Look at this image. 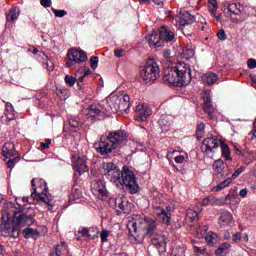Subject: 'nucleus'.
<instances>
[{
  "mask_svg": "<svg viewBox=\"0 0 256 256\" xmlns=\"http://www.w3.org/2000/svg\"><path fill=\"white\" fill-rule=\"evenodd\" d=\"M75 167L79 175H83V173H87V171H89V169L87 168V164L83 161H78Z\"/></svg>",
  "mask_w": 256,
  "mask_h": 256,
  "instance_id": "obj_37",
  "label": "nucleus"
},
{
  "mask_svg": "<svg viewBox=\"0 0 256 256\" xmlns=\"http://www.w3.org/2000/svg\"><path fill=\"white\" fill-rule=\"evenodd\" d=\"M245 169H246L245 166H241L240 168L236 169L232 174V179H237V177H239L241 173H244Z\"/></svg>",
  "mask_w": 256,
  "mask_h": 256,
  "instance_id": "obj_49",
  "label": "nucleus"
},
{
  "mask_svg": "<svg viewBox=\"0 0 256 256\" xmlns=\"http://www.w3.org/2000/svg\"><path fill=\"white\" fill-rule=\"evenodd\" d=\"M222 141L223 140L217 138V136H210L205 138L202 141V145H201L202 153L206 157L213 159V157L215 156V152L219 149V145H221Z\"/></svg>",
  "mask_w": 256,
  "mask_h": 256,
  "instance_id": "obj_10",
  "label": "nucleus"
},
{
  "mask_svg": "<svg viewBox=\"0 0 256 256\" xmlns=\"http://www.w3.org/2000/svg\"><path fill=\"white\" fill-rule=\"evenodd\" d=\"M229 249H231V244L225 242L218 247L215 253L217 256H224L229 253Z\"/></svg>",
  "mask_w": 256,
  "mask_h": 256,
  "instance_id": "obj_33",
  "label": "nucleus"
},
{
  "mask_svg": "<svg viewBox=\"0 0 256 256\" xmlns=\"http://www.w3.org/2000/svg\"><path fill=\"white\" fill-rule=\"evenodd\" d=\"M81 197H83L81 190L79 188L73 187L70 199H72V201H79Z\"/></svg>",
  "mask_w": 256,
  "mask_h": 256,
  "instance_id": "obj_41",
  "label": "nucleus"
},
{
  "mask_svg": "<svg viewBox=\"0 0 256 256\" xmlns=\"http://www.w3.org/2000/svg\"><path fill=\"white\" fill-rule=\"evenodd\" d=\"M160 72L161 70L157 62H155V60H148L140 70V77L143 81H146V83H151V81H157Z\"/></svg>",
  "mask_w": 256,
  "mask_h": 256,
  "instance_id": "obj_6",
  "label": "nucleus"
},
{
  "mask_svg": "<svg viewBox=\"0 0 256 256\" xmlns=\"http://www.w3.org/2000/svg\"><path fill=\"white\" fill-rule=\"evenodd\" d=\"M178 23L181 27H185V25H193V23H195V16L187 11H183L178 15Z\"/></svg>",
  "mask_w": 256,
  "mask_h": 256,
  "instance_id": "obj_21",
  "label": "nucleus"
},
{
  "mask_svg": "<svg viewBox=\"0 0 256 256\" xmlns=\"http://www.w3.org/2000/svg\"><path fill=\"white\" fill-rule=\"evenodd\" d=\"M52 3L53 2L51 0H40V5H42V7L45 9L51 7Z\"/></svg>",
  "mask_w": 256,
  "mask_h": 256,
  "instance_id": "obj_60",
  "label": "nucleus"
},
{
  "mask_svg": "<svg viewBox=\"0 0 256 256\" xmlns=\"http://www.w3.org/2000/svg\"><path fill=\"white\" fill-rule=\"evenodd\" d=\"M159 31V39L161 43H173L175 41V33L169 29L167 26L160 27Z\"/></svg>",
  "mask_w": 256,
  "mask_h": 256,
  "instance_id": "obj_17",
  "label": "nucleus"
},
{
  "mask_svg": "<svg viewBox=\"0 0 256 256\" xmlns=\"http://www.w3.org/2000/svg\"><path fill=\"white\" fill-rule=\"evenodd\" d=\"M191 79V66L185 62H179L176 66L164 70L163 81L174 87H185L191 83Z\"/></svg>",
  "mask_w": 256,
  "mask_h": 256,
  "instance_id": "obj_1",
  "label": "nucleus"
},
{
  "mask_svg": "<svg viewBox=\"0 0 256 256\" xmlns=\"http://www.w3.org/2000/svg\"><path fill=\"white\" fill-rule=\"evenodd\" d=\"M202 205H204V207H207V206L211 205V196H208V197L204 198L202 200Z\"/></svg>",
  "mask_w": 256,
  "mask_h": 256,
  "instance_id": "obj_63",
  "label": "nucleus"
},
{
  "mask_svg": "<svg viewBox=\"0 0 256 256\" xmlns=\"http://www.w3.org/2000/svg\"><path fill=\"white\" fill-rule=\"evenodd\" d=\"M217 37L218 39H220V41H225L227 39V34L225 33V30H219L217 33Z\"/></svg>",
  "mask_w": 256,
  "mask_h": 256,
  "instance_id": "obj_58",
  "label": "nucleus"
},
{
  "mask_svg": "<svg viewBox=\"0 0 256 256\" xmlns=\"http://www.w3.org/2000/svg\"><path fill=\"white\" fill-rule=\"evenodd\" d=\"M127 229L129 233H137V222L129 221V223L127 224Z\"/></svg>",
  "mask_w": 256,
  "mask_h": 256,
  "instance_id": "obj_45",
  "label": "nucleus"
},
{
  "mask_svg": "<svg viewBox=\"0 0 256 256\" xmlns=\"http://www.w3.org/2000/svg\"><path fill=\"white\" fill-rule=\"evenodd\" d=\"M151 108L145 104H138L136 106V115H135V121H138V123H144L151 117Z\"/></svg>",
  "mask_w": 256,
  "mask_h": 256,
  "instance_id": "obj_15",
  "label": "nucleus"
},
{
  "mask_svg": "<svg viewBox=\"0 0 256 256\" xmlns=\"http://www.w3.org/2000/svg\"><path fill=\"white\" fill-rule=\"evenodd\" d=\"M159 125L163 131H169V127H171V121H169V118L162 117L159 120Z\"/></svg>",
  "mask_w": 256,
  "mask_h": 256,
  "instance_id": "obj_38",
  "label": "nucleus"
},
{
  "mask_svg": "<svg viewBox=\"0 0 256 256\" xmlns=\"http://www.w3.org/2000/svg\"><path fill=\"white\" fill-rule=\"evenodd\" d=\"M23 235L25 239H34L35 241H37V239L41 237V232L31 227H28L23 230Z\"/></svg>",
  "mask_w": 256,
  "mask_h": 256,
  "instance_id": "obj_25",
  "label": "nucleus"
},
{
  "mask_svg": "<svg viewBox=\"0 0 256 256\" xmlns=\"http://www.w3.org/2000/svg\"><path fill=\"white\" fill-rule=\"evenodd\" d=\"M15 119H17V115L13 111V105H11V103H7L5 117H3V122L6 125H9L10 121H15Z\"/></svg>",
  "mask_w": 256,
  "mask_h": 256,
  "instance_id": "obj_24",
  "label": "nucleus"
},
{
  "mask_svg": "<svg viewBox=\"0 0 256 256\" xmlns=\"http://www.w3.org/2000/svg\"><path fill=\"white\" fill-rule=\"evenodd\" d=\"M98 66H99V57L92 56L90 58V67H91V69H93V71H95V69H97Z\"/></svg>",
  "mask_w": 256,
  "mask_h": 256,
  "instance_id": "obj_44",
  "label": "nucleus"
},
{
  "mask_svg": "<svg viewBox=\"0 0 256 256\" xmlns=\"http://www.w3.org/2000/svg\"><path fill=\"white\" fill-rule=\"evenodd\" d=\"M153 209L156 211V215H160V213H163V211H165L161 202H154Z\"/></svg>",
  "mask_w": 256,
  "mask_h": 256,
  "instance_id": "obj_43",
  "label": "nucleus"
},
{
  "mask_svg": "<svg viewBox=\"0 0 256 256\" xmlns=\"http://www.w3.org/2000/svg\"><path fill=\"white\" fill-rule=\"evenodd\" d=\"M233 222V214L229 211H224L220 214L218 223L220 225H231Z\"/></svg>",
  "mask_w": 256,
  "mask_h": 256,
  "instance_id": "obj_27",
  "label": "nucleus"
},
{
  "mask_svg": "<svg viewBox=\"0 0 256 256\" xmlns=\"http://www.w3.org/2000/svg\"><path fill=\"white\" fill-rule=\"evenodd\" d=\"M42 55L46 59V67L48 71H53V62L49 61V56H47L45 53H42Z\"/></svg>",
  "mask_w": 256,
  "mask_h": 256,
  "instance_id": "obj_54",
  "label": "nucleus"
},
{
  "mask_svg": "<svg viewBox=\"0 0 256 256\" xmlns=\"http://www.w3.org/2000/svg\"><path fill=\"white\" fill-rule=\"evenodd\" d=\"M243 239V234L241 232H236L232 235L233 243H239Z\"/></svg>",
  "mask_w": 256,
  "mask_h": 256,
  "instance_id": "obj_50",
  "label": "nucleus"
},
{
  "mask_svg": "<svg viewBox=\"0 0 256 256\" xmlns=\"http://www.w3.org/2000/svg\"><path fill=\"white\" fill-rule=\"evenodd\" d=\"M65 82L67 85H70V87H73V85H75V83H77V79L71 75H66Z\"/></svg>",
  "mask_w": 256,
  "mask_h": 256,
  "instance_id": "obj_47",
  "label": "nucleus"
},
{
  "mask_svg": "<svg viewBox=\"0 0 256 256\" xmlns=\"http://www.w3.org/2000/svg\"><path fill=\"white\" fill-rule=\"evenodd\" d=\"M19 227L20 226L14 225L12 229H10V237H13V239H17V237H19Z\"/></svg>",
  "mask_w": 256,
  "mask_h": 256,
  "instance_id": "obj_46",
  "label": "nucleus"
},
{
  "mask_svg": "<svg viewBox=\"0 0 256 256\" xmlns=\"http://www.w3.org/2000/svg\"><path fill=\"white\" fill-rule=\"evenodd\" d=\"M102 243H107L109 241V231L103 230L100 234Z\"/></svg>",
  "mask_w": 256,
  "mask_h": 256,
  "instance_id": "obj_51",
  "label": "nucleus"
},
{
  "mask_svg": "<svg viewBox=\"0 0 256 256\" xmlns=\"http://www.w3.org/2000/svg\"><path fill=\"white\" fill-rule=\"evenodd\" d=\"M145 237H153L157 235V221L151 218L144 219Z\"/></svg>",
  "mask_w": 256,
  "mask_h": 256,
  "instance_id": "obj_20",
  "label": "nucleus"
},
{
  "mask_svg": "<svg viewBox=\"0 0 256 256\" xmlns=\"http://www.w3.org/2000/svg\"><path fill=\"white\" fill-rule=\"evenodd\" d=\"M217 79H219V76L213 72H207L202 76V81L208 85H215Z\"/></svg>",
  "mask_w": 256,
  "mask_h": 256,
  "instance_id": "obj_28",
  "label": "nucleus"
},
{
  "mask_svg": "<svg viewBox=\"0 0 256 256\" xmlns=\"http://www.w3.org/2000/svg\"><path fill=\"white\" fill-rule=\"evenodd\" d=\"M211 205L212 206L225 205V203L223 201H221V199L211 196Z\"/></svg>",
  "mask_w": 256,
  "mask_h": 256,
  "instance_id": "obj_53",
  "label": "nucleus"
},
{
  "mask_svg": "<svg viewBox=\"0 0 256 256\" xmlns=\"http://www.w3.org/2000/svg\"><path fill=\"white\" fill-rule=\"evenodd\" d=\"M55 251H56V256H61L63 252V248H61V245H56Z\"/></svg>",
  "mask_w": 256,
  "mask_h": 256,
  "instance_id": "obj_64",
  "label": "nucleus"
},
{
  "mask_svg": "<svg viewBox=\"0 0 256 256\" xmlns=\"http://www.w3.org/2000/svg\"><path fill=\"white\" fill-rule=\"evenodd\" d=\"M203 111L208 115L209 119H217V109L213 106L211 96H206L204 98Z\"/></svg>",
  "mask_w": 256,
  "mask_h": 256,
  "instance_id": "obj_18",
  "label": "nucleus"
},
{
  "mask_svg": "<svg viewBox=\"0 0 256 256\" xmlns=\"http://www.w3.org/2000/svg\"><path fill=\"white\" fill-rule=\"evenodd\" d=\"M187 159V154L185 155H178L174 158L175 163L182 164L185 163V160Z\"/></svg>",
  "mask_w": 256,
  "mask_h": 256,
  "instance_id": "obj_52",
  "label": "nucleus"
},
{
  "mask_svg": "<svg viewBox=\"0 0 256 256\" xmlns=\"http://www.w3.org/2000/svg\"><path fill=\"white\" fill-rule=\"evenodd\" d=\"M86 117L89 121L95 123V121H101L105 117V112L101 111L95 105H91L86 109Z\"/></svg>",
  "mask_w": 256,
  "mask_h": 256,
  "instance_id": "obj_16",
  "label": "nucleus"
},
{
  "mask_svg": "<svg viewBox=\"0 0 256 256\" xmlns=\"http://www.w3.org/2000/svg\"><path fill=\"white\" fill-rule=\"evenodd\" d=\"M157 216L165 225L169 224L171 221V214L165 210L162 213L158 214Z\"/></svg>",
  "mask_w": 256,
  "mask_h": 256,
  "instance_id": "obj_40",
  "label": "nucleus"
},
{
  "mask_svg": "<svg viewBox=\"0 0 256 256\" xmlns=\"http://www.w3.org/2000/svg\"><path fill=\"white\" fill-rule=\"evenodd\" d=\"M115 208L117 213H130L131 203H129L126 198L117 197L115 199Z\"/></svg>",
  "mask_w": 256,
  "mask_h": 256,
  "instance_id": "obj_19",
  "label": "nucleus"
},
{
  "mask_svg": "<svg viewBox=\"0 0 256 256\" xmlns=\"http://www.w3.org/2000/svg\"><path fill=\"white\" fill-rule=\"evenodd\" d=\"M33 192L31 193L32 199H39L42 203H46L49 207H53V196L49 193L47 182L41 178H33L31 180Z\"/></svg>",
  "mask_w": 256,
  "mask_h": 256,
  "instance_id": "obj_4",
  "label": "nucleus"
},
{
  "mask_svg": "<svg viewBox=\"0 0 256 256\" xmlns=\"http://www.w3.org/2000/svg\"><path fill=\"white\" fill-rule=\"evenodd\" d=\"M195 55V50L191 48V46H186L182 50V57L183 59H191Z\"/></svg>",
  "mask_w": 256,
  "mask_h": 256,
  "instance_id": "obj_35",
  "label": "nucleus"
},
{
  "mask_svg": "<svg viewBox=\"0 0 256 256\" xmlns=\"http://www.w3.org/2000/svg\"><path fill=\"white\" fill-rule=\"evenodd\" d=\"M233 183V178L228 177L224 181L220 182L218 185H216L214 188H212V191L219 192L223 191V189L229 187Z\"/></svg>",
  "mask_w": 256,
  "mask_h": 256,
  "instance_id": "obj_32",
  "label": "nucleus"
},
{
  "mask_svg": "<svg viewBox=\"0 0 256 256\" xmlns=\"http://www.w3.org/2000/svg\"><path fill=\"white\" fill-rule=\"evenodd\" d=\"M2 155L5 159H9L6 163L8 169H13L19 161H21V156L19 152L15 150V144L13 142H6L2 147Z\"/></svg>",
  "mask_w": 256,
  "mask_h": 256,
  "instance_id": "obj_7",
  "label": "nucleus"
},
{
  "mask_svg": "<svg viewBox=\"0 0 256 256\" xmlns=\"http://www.w3.org/2000/svg\"><path fill=\"white\" fill-rule=\"evenodd\" d=\"M226 17L230 18L231 23H243L247 19L245 10L241 4L231 3L226 6Z\"/></svg>",
  "mask_w": 256,
  "mask_h": 256,
  "instance_id": "obj_8",
  "label": "nucleus"
},
{
  "mask_svg": "<svg viewBox=\"0 0 256 256\" xmlns=\"http://www.w3.org/2000/svg\"><path fill=\"white\" fill-rule=\"evenodd\" d=\"M199 215H201V209L199 207L190 208L186 213V217L190 221H199Z\"/></svg>",
  "mask_w": 256,
  "mask_h": 256,
  "instance_id": "obj_29",
  "label": "nucleus"
},
{
  "mask_svg": "<svg viewBox=\"0 0 256 256\" xmlns=\"http://www.w3.org/2000/svg\"><path fill=\"white\" fill-rule=\"evenodd\" d=\"M78 233H81L82 237H88V239H97L99 237V228H82Z\"/></svg>",
  "mask_w": 256,
  "mask_h": 256,
  "instance_id": "obj_23",
  "label": "nucleus"
},
{
  "mask_svg": "<svg viewBox=\"0 0 256 256\" xmlns=\"http://www.w3.org/2000/svg\"><path fill=\"white\" fill-rule=\"evenodd\" d=\"M8 215L12 217V223L16 227H27L35 223V210L33 208H26L17 204V206H11Z\"/></svg>",
  "mask_w": 256,
  "mask_h": 256,
  "instance_id": "obj_3",
  "label": "nucleus"
},
{
  "mask_svg": "<svg viewBox=\"0 0 256 256\" xmlns=\"http://www.w3.org/2000/svg\"><path fill=\"white\" fill-rule=\"evenodd\" d=\"M57 95L60 99H67V90L66 89H58Z\"/></svg>",
  "mask_w": 256,
  "mask_h": 256,
  "instance_id": "obj_57",
  "label": "nucleus"
},
{
  "mask_svg": "<svg viewBox=\"0 0 256 256\" xmlns=\"http://www.w3.org/2000/svg\"><path fill=\"white\" fill-rule=\"evenodd\" d=\"M68 60L66 62V66L69 68L77 67V65H81V63H85L87 61V54L83 50H77L76 48H72L67 53Z\"/></svg>",
  "mask_w": 256,
  "mask_h": 256,
  "instance_id": "obj_12",
  "label": "nucleus"
},
{
  "mask_svg": "<svg viewBox=\"0 0 256 256\" xmlns=\"http://www.w3.org/2000/svg\"><path fill=\"white\" fill-rule=\"evenodd\" d=\"M229 176V172H227V170H220V172L218 171L217 173V178L218 179H225V177Z\"/></svg>",
  "mask_w": 256,
  "mask_h": 256,
  "instance_id": "obj_59",
  "label": "nucleus"
},
{
  "mask_svg": "<svg viewBox=\"0 0 256 256\" xmlns=\"http://www.w3.org/2000/svg\"><path fill=\"white\" fill-rule=\"evenodd\" d=\"M52 11L55 17H58L59 19H62V17H65V15H67V11L65 10H57L55 8H52Z\"/></svg>",
  "mask_w": 256,
  "mask_h": 256,
  "instance_id": "obj_48",
  "label": "nucleus"
},
{
  "mask_svg": "<svg viewBox=\"0 0 256 256\" xmlns=\"http://www.w3.org/2000/svg\"><path fill=\"white\" fill-rule=\"evenodd\" d=\"M234 199H237V192H235V191H230V192L226 195V201H233Z\"/></svg>",
  "mask_w": 256,
  "mask_h": 256,
  "instance_id": "obj_56",
  "label": "nucleus"
},
{
  "mask_svg": "<svg viewBox=\"0 0 256 256\" xmlns=\"http://www.w3.org/2000/svg\"><path fill=\"white\" fill-rule=\"evenodd\" d=\"M127 141V132L125 130H116L109 132L107 137H100L99 142L94 143L97 153L100 155H109L115 149L121 147Z\"/></svg>",
  "mask_w": 256,
  "mask_h": 256,
  "instance_id": "obj_2",
  "label": "nucleus"
},
{
  "mask_svg": "<svg viewBox=\"0 0 256 256\" xmlns=\"http://www.w3.org/2000/svg\"><path fill=\"white\" fill-rule=\"evenodd\" d=\"M146 41H148V44L150 45V47H163V44L161 42V39L159 38V35L155 33L146 36Z\"/></svg>",
  "mask_w": 256,
  "mask_h": 256,
  "instance_id": "obj_26",
  "label": "nucleus"
},
{
  "mask_svg": "<svg viewBox=\"0 0 256 256\" xmlns=\"http://www.w3.org/2000/svg\"><path fill=\"white\" fill-rule=\"evenodd\" d=\"M102 169L104 170V176L111 183L119 185L121 183V170L113 162H103Z\"/></svg>",
  "mask_w": 256,
  "mask_h": 256,
  "instance_id": "obj_11",
  "label": "nucleus"
},
{
  "mask_svg": "<svg viewBox=\"0 0 256 256\" xmlns=\"http://www.w3.org/2000/svg\"><path fill=\"white\" fill-rule=\"evenodd\" d=\"M256 68V60L253 58L248 59V69Z\"/></svg>",
  "mask_w": 256,
  "mask_h": 256,
  "instance_id": "obj_62",
  "label": "nucleus"
},
{
  "mask_svg": "<svg viewBox=\"0 0 256 256\" xmlns=\"http://www.w3.org/2000/svg\"><path fill=\"white\" fill-rule=\"evenodd\" d=\"M205 137V123H200L196 127V138L201 141Z\"/></svg>",
  "mask_w": 256,
  "mask_h": 256,
  "instance_id": "obj_36",
  "label": "nucleus"
},
{
  "mask_svg": "<svg viewBox=\"0 0 256 256\" xmlns=\"http://www.w3.org/2000/svg\"><path fill=\"white\" fill-rule=\"evenodd\" d=\"M49 145H51V139L47 138L44 142L40 143V149L45 150L49 149Z\"/></svg>",
  "mask_w": 256,
  "mask_h": 256,
  "instance_id": "obj_55",
  "label": "nucleus"
},
{
  "mask_svg": "<svg viewBox=\"0 0 256 256\" xmlns=\"http://www.w3.org/2000/svg\"><path fill=\"white\" fill-rule=\"evenodd\" d=\"M223 167H225V162L221 159L216 160L213 164V169H215V171H221Z\"/></svg>",
  "mask_w": 256,
  "mask_h": 256,
  "instance_id": "obj_42",
  "label": "nucleus"
},
{
  "mask_svg": "<svg viewBox=\"0 0 256 256\" xmlns=\"http://www.w3.org/2000/svg\"><path fill=\"white\" fill-rule=\"evenodd\" d=\"M131 98L127 94L111 95L107 98V105L112 113H127L131 107Z\"/></svg>",
  "mask_w": 256,
  "mask_h": 256,
  "instance_id": "obj_5",
  "label": "nucleus"
},
{
  "mask_svg": "<svg viewBox=\"0 0 256 256\" xmlns=\"http://www.w3.org/2000/svg\"><path fill=\"white\" fill-rule=\"evenodd\" d=\"M152 245L158 249L159 253H165L167 249V239H165V236H158L152 239Z\"/></svg>",
  "mask_w": 256,
  "mask_h": 256,
  "instance_id": "obj_22",
  "label": "nucleus"
},
{
  "mask_svg": "<svg viewBox=\"0 0 256 256\" xmlns=\"http://www.w3.org/2000/svg\"><path fill=\"white\" fill-rule=\"evenodd\" d=\"M220 147H221L222 157H224L226 161H232L233 159L231 158V148H229V145L222 141L220 142Z\"/></svg>",
  "mask_w": 256,
  "mask_h": 256,
  "instance_id": "obj_31",
  "label": "nucleus"
},
{
  "mask_svg": "<svg viewBox=\"0 0 256 256\" xmlns=\"http://www.w3.org/2000/svg\"><path fill=\"white\" fill-rule=\"evenodd\" d=\"M91 191L93 194L98 195V197H101L102 199H107V195H109V192L105 187V182H103L101 179L92 180Z\"/></svg>",
  "mask_w": 256,
  "mask_h": 256,
  "instance_id": "obj_13",
  "label": "nucleus"
},
{
  "mask_svg": "<svg viewBox=\"0 0 256 256\" xmlns=\"http://www.w3.org/2000/svg\"><path fill=\"white\" fill-rule=\"evenodd\" d=\"M13 225V216L9 215V211L2 212L1 233L3 237H11V226Z\"/></svg>",
  "mask_w": 256,
  "mask_h": 256,
  "instance_id": "obj_14",
  "label": "nucleus"
},
{
  "mask_svg": "<svg viewBox=\"0 0 256 256\" xmlns=\"http://www.w3.org/2000/svg\"><path fill=\"white\" fill-rule=\"evenodd\" d=\"M121 183L119 185H124L127 191L132 195L139 192V184L137 183V177H135V173L129 169H126L122 172Z\"/></svg>",
  "mask_w": 256,
  "mask_h": 256,
  "instance_id": "obj_9",
  "label": "nucleus"
},
{
  "mask_svg": "<svg viewBox=\"0 0 256 256\" xmlns=\"http://www.w3.org/2000/svg\"><path fill=\"white\" fill-rule=\"evenodd\" d=\"M234 153L235 155H238V157H244L245 154L243 153V150H241V147L234 146Z\"/></svg>",
  "mask_w": 256,
  "mask_h": 256,
  "instance_id": "obj_61",
  "label": "nucleus"
},
{
  "mask_svg": "<svg viewBox=\"0 0 256 256\" xmlns=\"http://www.w3.org/2000/svg\"><path fill=\"white\" fill-rule=\"evenodd\" d=\"M69 125L72 127V129H79L83 125V120H81V117L79 116H73L69 118Z\"/></svg>",
  "mask_w": 256,
  "mask_h": 256,
  "instance_id": "obj_34",
  "label": "nucleus"
},
{
  "mask_svg": "<svg viewBox=\"0 0 256 256\" xmlns=\"http://www.w3.org/2000/svg\"><path fill=\"white\" fill-rule=\"evenodd\" d=\"M20 10L17 7H12L10 12L6 15L7 23H15L19 19Z\"/></svg>",
  "mask_w": 256,
  "mask_h": 256,
  "instance_id": "obj_30",
  "label": "nucleus"
},
{
  "mask_svg": "<svg viewBox=\"0 0 256 256\" xmlns=\"http://www.w3.org/2000/svg\"><path fill=\"white\" fill-rule=\"evenodd\" d=\"M206 242L210 247H213L215 243H217V234L213 232H208L206 235Z\"/></svg>",
  "mask_w": 256,
  "mask_h": 256,
  "instance_id": "obj_39",
  "label": "nucleus"
}]
</instances>
